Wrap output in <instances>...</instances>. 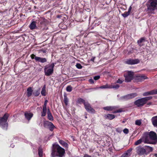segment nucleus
Instances as JSON below:
<instances>
[{
    "mask_svg": "<svg viewBox=\"0 0 157 157\" xmlns=\"http://www.w3.org/2000/svg\"><path fill=\"white\" fill-rule=\"evenodd\" d=\"M65 153L64 149L59 144H55L53 145L51 154L52 157H62Z\"/></svg>",
    "mask_w": 157,
    "mask_h": 157,
    "instance_id": "1",
    "label": "nucleus"
},
{
    "mask_svg": "<svg viewBox=\"0 0 157 157\" xmlns=\"http://www.w3.org/2000/svg\"><path fill=\"white\" fill-rule=\"evenodd\" d=\"M146 11L149 15L155 13L154 11L157 10V0H149L147 2Z\"/></svg>",
    "mask_w": 157,
    "mask_h": 157,
    "instance_id": "2",
    "label": "nucleus"
},
{
    "mask_svg": "<svg viewBox=\"0 0 157 157\" xmlns=\"http://www.w3.org/2000/svg\"><path fill=\"white\" fill-rule=\"evenodd\" d=\"M145 134L149 136V139L151 141H150L148 139L146 138L144 139V141L145 143L155 144L157 143V136L155 132L153 131H151L149 132L145 133Z\"/></svg>",
    "mask_w": 157,
    "mask_h": 157,
    "instance_id": "3",
    "label": "nucleus"
},
{
    "mask_svg": "<svg viewBox=\"0 0 157 157\" xmlns=\"http://www.w3.org/2000/svg\"><path fill=\"white\" fill-rule=\"evenodd\" d=\"M9 116V114L6 113L3 117L0 118V126L3 129H7L8 125L7 121Z\"/></svg>",
    "mask_w": 157,
    "mask_h": 157,
    "instance_id": "4",
    "label": "nucleus"
},
{
    "mask_svg": "<svg viewBox=\"0 0 157 157\" xmlns=\"http://www.w3.org/2000/svg\"><path fill=\"white\" fill-rule=\"evenodd\" d=\"M152 98L151 97L149 96L140 98L135 101L134 104L138 107H141L145 104L147 101L151 99Z\"/></svg>",
    "mask_w": 157,
    "mask_h": 157,
    "instance_id": "5",
    "label": "nucleus"
},
{
    "mask_svg": "<svg viewBox=\"0 0 157 157\" xmlns=\"http://www.w3.org/2000/svg\"><path fill=\"white\" fill-rule=\"evenodd\" d=\"M54 67V63L45 66L44 68L45 75L48 76L52 75L53 72Z\"/></svg>",
    "mask_w": 157,
    "mask_h": 157,
    "instance_id": "6",
    "label": "nucleus"
},
{
    "mask_svg": "<svg viewBox=\"0 0 157 157\" xmlns=\"http://www.w3.org/2000/svg\"><path fill=\"white\" fill-rule=\"evenodd\" d=\"M134 73L131 71H128L127 74H125V81L127 82H129L133 79Z\"/></svg>",
    "mask_w": 157,
    "mask_h": 157,
    "instance_id": "7",
    "label": "nucleus"
},
{
    "mask_svg": "<svg viewBox=\"0 0 157 157\" xmlns=\"http://www.w3.org/2000/svg\"><path fill=\"white\" fill-rule=\"evenodd\" d=\"M44 126L45 127L49 128L51 131H53L54 129L55 128V126L53 123L48 121H46L44 122Z\"/></svg>",
    "mask_w": 157,
    "mask_h": 157,
    "instance_id": "8",
    "label": "nucleus"
},
{
    "mask_svg": "<svg viewBox=\"0 0 157 157\" xmlns=\"http://www.w3.org/2000/svg\"><path fill=\"white\" fill-rule=\"evenodd\" d=\"M136 149L137 154L140 155H144L145 153L146 150L141 146L136 147Z\"/></svg>",
    "mask_w": 157,
    "mask_h": 157,
    "instance_id": "9",
    "label": "nucleus"
},
{
    "mask_svg": "<svg viewBox=\"0 0 157 157\" xmlns=\"http://www.w3.org/2000/svg\"><path fill=\"white\" fill-rule=\"evenodd\" d=\"M140 62L139 60L138 59H127L125 61L126 63L129 65H132L137 64Z\"/></svg>",
    "mask_w": 157,
    "mask_h": 157,
    "instance_id": "10",
    "label": "nucleus"
},
{
    "mask_svg": "<svg viewBox=\"0 0 157 157\" xmlns=\"http://www.w3.org/2000/svg\"><path fill=\"white\" fill-rule=\"evenodd\" d=\"M84 106L88 112L93 113L94 112V110L91 107L90 104L87 102L84 103Z\"/></svg>",
    "mask_w": 157,
    "mask_h": 157,
    "instance_id": "11",
    "label": "nucleus"
},
{
    "mask_svg": "<svg viewBox=\"0 0 157 157\" xmlns=\"http://www.w3.org/2000/svg\"><path fill=\"white\" fill-rule=\"evenodd\" d=\"M132 150V148H130L124 153L121 157H129L131 155V151Z\"/></svg>",
    "mask_w": 157,
    "mask_h": 157,
    "instance_id": "12",
    "label": "nucleus"
},
{
    "mask_svg": "<svg viewBox=\"0 0 157 157\" xmlns=\"http://www.w3.org/2000/svg\"><path fill=\"white\" fill-rule=\"evenodd\" d=\"M157 94V89L153 90L150 91L146 92L143 94V95L146 96L151 95Z\"/></svg>",
    "mask_w": 157,
    "mask_h": 157,
    "instance_id": "13",
    "label": "nucleus"
},
{
    "mask_svg": "<svg viewBox=\"0 0 157 157\" xmlns=\"http://www.w3.org/2000/svg\"><path fill=\"white\" fill-rule=\"evenodd\" d=\"M147 78V77L143 75H140L137 76L136 77V79L138 82H142L145 79Z\"/></svg>",
    "mask_w": 157,
    "mask_h": 157,
    "instance_id": "14",
    "label": "nucleus"
},
{
    "mask_svg": "<svg viewBox=\"0 0 157 157\" xmlns=\"http://www.w3.org/2000/svg\"><path fill=\"white\" fill-rule=\"evenodd\" d=\"M33 114L32 113H28L27 112H25V117L27 120H29L33 117Z\"/></svg>",
    "mask_w": 157,
    "mask_h": 157,
    "instance_id": "15",
    "label": "nucleus"
},
{
    "mask_svg": "<svg viewBox=\"0 0 157 157\" xmlns=\"http://www.w3.org/2000/svg\"><path fill=\"white\" fill-rule=\"evenodd\" d=\"M35 59L36 61H38L41 63H44L47 61V60L45 58H42L38 57H36L35 58Z\"/></svg>",
    "mask_w": 157,
    "mask_h": 157,
    "instance_id": "16",
    "label": "nucleus"
},
{
    "mask_svg": "<svg viewBox=\"0 0 157 157\" xmlns=\"http://www.w3.org/2000/svg\"><path fill=\"white\" fill-rule=\"evenodd\" d=\"M151 121L154 126L157 127V116L153 117Z\"/></svg>",
    "mask_w": 157,
    "mask_h": 157,
    "instance_id": "17",
    "label": "nucleus"
},
{
    "mask_svg": "<svg viewBox=\"0 0 157 157\" xmlns=\"http://www.w3.org/2000/svg\"><path fill=\"white\" fill-rule=\"evenodd\" d=\"M117 108V107L115 106H108L103 108V109L107 111H112Z\"/></svg>",
    "mask_w": 157,
    "mask_h": 157,
    "instance_id": "18",
    "label": "nucleus"
},
{
    "mask_svg": "<svg viewBox=\"0 0 157 157\" xmlns=\"http://www.w3.org/2000/svg\"><path fill=\"white\" fill-rule=\"evenodd\" d=\"M105 119L111 120L115 117V116L112 114H108L105 115L104 116Z\"/></svg>",
    "mask_w": 157,
    "mask_h": 157,
    "instance_id": "19",
    "label": "nucleus"
},
{
    "mask_svg": "<svg viewBox=\"0 0 157 157\" xmlns=\"http://www.w3.org/2000/svg\"><path fill=\"white\" fill-rule=\"evenodd\" d=\"M59 143L63 147L67 148L68 147V144L67 143L65 142L64 141L61 140H59Z\"/></svg>",
    "mask_w": 157,
    "mask_h": 157,
    "instance_id": "20",
    "label": "nucleus"
},
{
    "mask_svg": "<svg viewBox=\"0 0 157 157\" xmlns=\"http://www.w3.org/2000/svg\"><path fill=\"white\" fill-rule=\"evenodd\" d=\"M27 95L28 97H30L32 94L33 90L31 87H29L27 90Z\"/></svg>",
    "mask_w": 157,
    "mask_h": 157,
    "instance_id": "21",
    "label": "nucleus"
},
{
    "mask_svg": "<svg viewBox=\"0 0 157 157\" xmlns=\"http://www.w3.org/2000/svg\"><path fill=\"white\" fill-rule=\"evenodd\" d=\"M48 114V119L51 121H52L53 120V117L50 111V110L48 109V111L47 112Z\"/></svg>",
    "mask_w": 157,
    "mask_h": 157,
    "instance_id": "22",
    "label": "nucleus"
},
{
    "mask_svg": "<svg viewBox=\"0 0 157 157\" xmlns=\"http://www.w3.org/2000/svg\"><path fill=\"white\" fill-rule=\"evenodd\" d=\"M36 27V22L35 21L32 22L29 26V28L31 30L34 29Z\"/></svg>",
    "mask_w": 157,
    "mask_h": 157,
    "instance_id": "23",
    "label": "nucleus"
},
{
    "mask_svg": "<svg viewBox=\"0 0 157 157\" xmlns=\"http://www.w3.org/2000/svg\"><path fill=\"white\" fill-rule=\"evenodd\" d=\"M110 89L113 88L117 89L119 87L120 85L118 84H116V82L115 83V84H114L113 83H112L110 85Z\"/></svg>",
    "mask_w": 157,
    "mask_h": 157,
    "instance_id": "24",
    "label": "nucleus"
},
{
    "mask_svg": "<svg viewBox=\"0 0 157 157\" xmlns=\"http://www.w3.org/2000/svg\"><path fill=\"white\" fill-rule=\"evenodd\" d=\"M45 88L46 86L45 85H44L42 88L41 92V94L43 96H45L46 95V91Z\"/></svg>",
    "mask_w": 157,
    "mask_h": 157,
    "instance_id": "25",
    "label": "nucleus"
},
{
    "mask_svg": "<svg viewBox=\"0 0 157 157\" xmlns=\"http://www.w3.org/2000/svg\"><path fill=\"white\" fill-rule=\"evenodd\" d=\"M144 139L143 138H141L136 141L134 143V145H138L141 144L143 140L144 141Z\"/></svg>",
    "mask_w": 157,
    "mask_h": 157,
    "instance_id": "26",
    "label": "nucleus"
},
{
    "mask_svg": "<svg viewBox=\"0 0 157 157\" xmlns=\"http://www.w3.org/2000/svg\"><path fill=\"white\" fill-rule=\"evenodd\" d=\"M47 108L43 107V111L41 112V116L44 117L45 116L47 113Z\"/></svg>",
    "mask_w": 157,
    "mask_h": 157,
    "instance_id": "27",
    "label": "nucleus"
},
{
    "mask_svg": "<svg viewBox=\"0 0 157 157\" xmlns=\"http://www.w3.org/2000/svg\"><path fill=\"white\" fill-rule=\"evenodd\" d=\"M110 85H109L107 84H106L105 85H103L101 86H100L98 88H100V89H110Z\"/></svg>",
    "mask_w": 157,
    "mask_h": 157,
    "instance_id": "28",
    "label": "nucleus"
},
{
    "mask_svg": "<svg viewBox=\"0 0 157 157\" xmlns=\"http://www.w3.org/2000/svg\"><path fill=\"white\" fill-rule=\"evenodd\" d=\"M40 88H39L38 90H36L33 93V95L35 96H38L40 94Z\"/></svg>",
    "mask_w": 157,
    "mask_h": 157,
    "instance_id": "29",
    "label": "nucleus"
},
{
    "mask_svg": "<svg viewBox=\"0 0 157 157\" xmlns=\"http://www.w3.org/2000/svg\"><path fill=\"white\" fill-rule=\"evenodd\" d=\"M145 40H138L137 43L140 46L144 45V43L145 42Z\"/></svg>",
    "mask_w": 157,
    "mask_h": 157,
    "instance_id": "30",
    "label": "nucleus"
},
{
    "mask_svg": "<svg viewBox=\"0 0 157 157\" xmlns=\"http://www.w3.org/2000/svg\"><path fill=\"white\" fill-rule=\"evenodd\" d=\"M38 154L40 157H42L43 151L42 149L40 147L38 149Z\"/></svg>",
    "mask_w": 157,
    "mask_h": 157,
    "instance_id": "31",
    "label": "nucleus"
},
{
    "mask_svg": "<svg viewBox=\"0 0 157 157\" xmlns=\"http://www.w3.org/2000/svg\"><path fill=\"white\" fill-rule=\"evenodd\" d=\"M130 13L128 11L125 12L124 13L122 14V16L124 18H126L130 14Z\"/></svg>",
    "mask_w": 157,
    "mask_h": 157,
    "instance_id": "32",
    "label": "nucleus"
},
{
    "mask_svg": "<svg viewBox=\"0 0 157 157\" xmlns=\"http://www.w3.org/2000/svg\"><path fill=\"white\" fill-rule=\"evenodd\" d=\"M46 20V19L44 18H40L38 20V21L39 22L40 21V24L41 25L43 24L44 22Z\"/></svg>",
    "mask_w": 157,
    "mask_h": 157,
    "instance_id": "33",
    "label": "nucleus"
},
{
    "mask_svg": "<svg viewBox=\"0 0 157 157\" xmlns=\"http://www.w3.org/2000/svg\"><path fill=\"white\" fill-rule=\"evenodd\" d=\"M83 99L81 98H79L78 100V102L79 103H83L84 105V103H86Z\"/></svg>",
    "mask_w": 157,
    "mask_h": 157,
    "instance_id": "34",
    "label": "nucleus"
},
{
    "mask_svg": "<svg viewBox=\"0 0 157 157\" xmlns=\"http://www.w3.org/2000/svg\"><path fill=\"white\" fill-rule=\"evenodd\" d=\"M130 96V97L131 99L132 98L137 96V94L136 93H134L128 94Z\"/></svg>",
    "mask_w": 157,
    "mask_h": 157,
    "instance_id": "35",
    "label": "nucleus"
},
{
    "mask_svg": "<svg viewBox=\"0 0 157 157\" xmlns=\"http://www.w3.org/2000/svg\"><path fill=\"white\" fill-rule=\"evenodd\" d=\"M147 148L145 150L148 151V152H150L152 151L153 150L152 147L148 146H147Z\"/></svg>",
    "mask_w": 157,
    "mask_h": 157,
    "instance_id": "36",
    "label": "nucleus"
},
{
    "mask_svg": "<svg viewBox=\"0 0 157 157\" xmlns=\"http://www.w3.org/2000/svg\"><path fill=\"white\" fill-rule=\"evenodd\" d=\"M124 81V80L121 78H120L118 79L117 80V81L116 82V83H119V84H121Z\"/></svg>",
    "mask_w": 157,
    "mask_h": 157,
    "instance_id": "37",
    "label": "nucleus"
},
{
    "mask_svg": "<svg viewBox=\"0 0 157 157\" xmlns=\"http://www.w3.org/2000/svg\"><path fill=\"white\" fill-rule=\"evenodd\" d=\"M141 123V121L140 120H138L135 121V124L136 125L140 126Z\"/></svg>",
    "mask_w": 157,
    "mask_h": 157,
    "instance_id": "38",
    "label": "nucleus"
},
{
    "mask_svg": "<svg viewBox=\"0 0 157 157\" xmlns=\"http://www.w3.org/2000/svg\"><path fill=\"white\" fill-rule=\"evenodd\" d=\"M72 90V87L70 86H68L66 88V90L68 92H71Z\"/></svg>",
    "mask_w": 157,
    "mask_h": 157,
    "instance_id": "39",
    "label": "nucleus"
},
{
    "mask_svg": "<svg viewBox=\"0 0 157 157\" xmlns=\"http://www.w3.org/2000/svg\"><path fill=\"white\" fill-rule=\"evenodd\" d=\"M68 100L66 96H64V102L66 105H67Z\"/></svg>",
    "mask_w": 157,
    "mask_h": 157,
    "instance_id": "40",
    "label": "nucleus"
},
{
    "mask_svg": "<svg viewBox=\"0 0 157 157\" xmlns=\"http://www.w3.org/2000/svg\"><path fill=\"white\" fill-rule=\"evenodd\" d=\"M123 98L125 100H127L131 99L130 97V96L129 94L124 96L123 97Z\"/></svg>",
    "mask_w": 157,
    "mask_h": 157,
    "instance_id": "41",
    "label": "nucleus"
},
{
    "mask_svg": "<svg viewBox=\"0 0 157 157\" xmlns=\"http://www.w3.org/2000/svg\"><path fill=\"white\" fill-rule=\"evenodd\" d=\"M76 67L78 69H81L82 68V66H81V65L79 64V63H77L76 65Z\"/></svg>",
    "mask_w": 157,
    "mask_h": 157,
    "instance_id": "42",
    "label": "nucleus"
},
{
    "mask_svg": "<svg viewBox=\"0 0 157 157\" xmlns=\"http://www.w3.org/2000/svg\"><path fill=\"white\" fill-rule=\"evenodd\" d=\"M123 111L122 109H120L117 111H115L113 112V113H121Z\"/></svg>",
    "mask_w": 157,
    "mask_h": 157,
    "instance_id": "43",
    "label": "nucleus"
},
{
    "mask_svg": "<svg viewBox=\"0 0 157 157\" xmlns=\"http://www.w3.org/2000/svg\"><path fill=\"white\" fill-rule=\"evenodd\" d=\"M128 130L127 128H125L123 130V132L126 134H128Z\"/></svg>",
    "mask_w": 157,
    "mask_h": 157,
    "instance_id": "44",
    "label": "nucleus"
},
{
    "mask_svg": "<svg viewBox=\"0 0 157 157\" xmlns=\"http://www.w3.org/2000/svg\"><path fill=\"white\" fill-rule=\"evenodd\" d=\"M48 102V101L47 100H46L44 101V104L43 105V107L44 108H47V104Z\"/></svg>",
    "mask_w": 157,
    "mask_h": 157,
    "instance_id": "45",
    "label": "nucleus"
},
{
    "mask_svg": "<svg viewBox=\"0 0 157 157\" xmlns=\"http://www.w3.org/2000/svg\"><path fill=\"white\" fill-rule=\"evenodd\" d=\"M100 78V76L99 75L96 76L94 77V79L95 80H97L98 79Z\"/></svg>",
    "mask_w": 157,
    "mask_h": 157,
    "instance_id": "46",
    "label": "nucleus"
},
{
    "mask_svg": "<svg viewBox=\"0 0 157 157\" xmlns=\"http://www.w3.org/2000/svg\"><path fill=\"white\" fill-rule=\"evenodd\" d=\"M46 52V50H44L42 49H41L39 50V53H40L41 52H43V53H45Z\"/></svg>",
    "mask_w": 157,
    "mask_h": 157,
    "instance_id": "47",
    "label": "nucleus"
},
{
    "mask_svg": "<svg viewBox=\"0 0 157 157\" xmlns=\"http://www.w3.org/2000/svg\"><path fill=\"white\" fill-rule=\"evenodd\" d=\"M36 57V56H35V55H34V54H32L31 55V58L32 59H35V58Z\"/></svg>",
    "mask_w": 157,
    "mask_h": 157,
    "instance_id": "48",
    "label": "nucleus"
},
{
    "mask_svg": "<svg viewBox=\"0 0 157 157\" xmlns=\"http://www.w3.org/2000/svg\"><path fill=\"white\" fill-rule=\"evenodd\" d=\"M89 82L91 84H93L94 83V80L92 79H90L89 80Z\"/></svg>",
    "mask_w": 157,
    "mask_h": 157,
    "instance_id": "49",
    "label": "nucleus"
},
{
    "mask_svg": "<svg viewBox=\"0 0 157 157\" xmlns=\"http://www.w3.org/2000/svg\"><path fill=\"white\" fill-rule=\"evenodd\" d=\"M84 157H92L91 156L87 154H85L84 155Z\"/></svg>",
    "mask_w": 157,
    "mask_h": 157,
    "instance_id": "50",
    "label": "nucleus"
},
{
    "mask_svg": "<svg viewBox=\"0 0 157 157\" xmlns=\"http://www.w3.org/2000/svg\"><path fill=\"white\" fill-rule=\"evenodd\" d=\"M132 9V7L131 6H130L128 10V12H129L130 13V12H131V9Z\"/></svg>",
    "mask_w": 157,
    "mask_h": 157,
    "instance_id": "51",
    "label": "nucleus"
},
{
    "mask_svg": "<svg viewBox=\"0 0 157 157\" xmlns=\"http://www.w3.org/2000/svg\"><path fill=\"white\" fill-rule=\"evenodd\" d=\"M95 57H94L93 58H91V60H90L91 61H94V59H95Z\"/></svg>",
    "mask_w": 157,
    "mask_h": 157,
    "instance_id": "52",
    "label": "nucleus"
},
{
    "mask_svg": "<svg viewBox=\"0 0 157 157\" xmlns=\"http://www.w3.org/2000/svg\"><path fill=\"white\" fill-rule=\"evenodd\" d=\"M147 105H152V103L151 102H149V103H148L147 104Z\"/></svg>",
    "mask_w": 157,
    "mask_h": 157,
    "instance_id": "53",
    "label": "nucleus"
},
{
    "mask_svg": "<svg viewBox=\"0 0 157 157\" xmlns=\"http://www.w3.org/2000/svg\"><path fill=\"white\" fill-rule=\"evenodd\" d=\"M154 156L155 157H157V154H155Z\"/></svg>",
    "mask_w": 157,
    "mask_h": 157,
    "instance_id": "54",
    "label": "nucleus"
},
{
    "mask_svg": "<svg viewBox=\"0 0 157 157\" xmlns=\"http://www.w3.org/2000/svg\"><path fill=\"white\" fill-rule=\"evenodd\" d=\"M140 39L142 40V39H144V38H141Z\"/></svg>",
    "mask_w": 157,
    "mask_h": 157,
    "instance_id": "55",
    "label": "nucleus"
},
{
    "mask_svg": "<svg viewBox=\"0 0 157 157\" xmlns=\"http://www.w3.org/2000/svg\"><path fill=\"white\" fill-rule=\"evenodd\" d=\"M123 123H124V121H123Z\"/></svg>",
    "mask_w": 157,
    "mask_h": 157,
    "instance_id": "56",
    "label": "nucleus"
}]
</instances>
